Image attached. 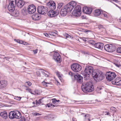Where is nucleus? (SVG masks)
<instances>
[{
	"mask_svg": "<svg viewBox=\"0 0 121 121\" xmlns=\"http://www.w3.org/2000/svg\"><path fill=\"white\" fill-rule=\"evenodd\" d=\"M53 58L56 61L60 63L61 61V56L60 54L57 52H55L53 55Z\"/></svg>",
	"mask_w": 121,
	"mask_h": 121,
	"instance_id": "obj_14",
	"label": "nucleus"
},
{
	"mask_svg": "<svg viewBox=\"0 0 121 121\" xmlns=\"http://www.w3.org/2000/svg\"><path fill=\"white\" fill-rule=\"evenodd\" d=\"M49 34L51 35L55 36L56 34H58V32L56 30H54L52 31H50L49 33Z\"/></svg>",
	"mask_w": 121,
	"mask_h": 121,
	"instance_id": "obj_26",
	"label": "nucleus"
},
{
	"mask_svg": "<svg viewBox=\"0 0 121 121\" xmlns=\"http://www.w3.org/2000/svg\"><path fill=\"white\" fill-rule=\"evenodd\" d=\"M0 115L2 117L5 119H6L7 117V114L6 112H1L0 113Z\"/></svg>",
	"mask_w": 121,
	"mask_h": 121,
	"instance_id": "obj_24",
	"label": "nucleus"
},
{
	"mask_svg": "<svg viewBox=\"0 0 121 121\" xmlns=\"http://www.w3.org/2000/svg\"><path fill=\"white\" fill-rule=\"evenodd\" d=\"M30 92V93L31 94L34 95H35L36 93L35 92V91H33L32 90H31V91Z\"/></svg>",
	"mask_w": 121,
	"mask_h": 121,
	"instance_id": "obj_39",
	"label": "nucleus"
},
{
	"mask_svg": "<svg viewBox=\"0 0 121 121\" xmlns=\"http://www.w3.org/2000/svg\"><path fill=\"white\" fill-rule=\"evenodd\" d=\"M52 103H56V102H57V100L55 99H52Z\"/></svg>",
	"mask_w": 121,
	"mask_h": 121,
	"instance_id": "obj_41",
	"label": "nucleus"
},
{
	"mask_svg": "<svg viewBox=\"0 0 121 121\" xmlns=\"http://www.w3.org/2000/svg\"><path fill=\"white\" fill-rule=\"evenodd\" d=\"M33 19L34 20H37L39 19L41 17L38 14H36L33 15L32 17Z\"/></svg>",
	"mask_w": 121,
	"mask_h": 121,
	"instance_id": "obj_22",
	"label": "nucleus"
},
{
	"mask_svg": "<svg viewBox=\"0 0 121 121\" xmlns=\"http://www.w3.org/2000/svg\"><path fill=\"white\" fill-rule=\"evenodd\" d=\"M116 47L114 45L111 44L105 45L104 47L105 50L106 51L110 52H112L115 50Z\"/></svg>",
	"mask_w": 121,
	"mask_h": 121,
	"instance_id": "obj_7",
	"label": "nucleus"
},
{
	"mask_svg": "<svg viewBox=\"0 0 121 121\" xmlns=\"http://www.w3.org/2000/svg\"><path fill=\"white\" fill-rule=\"evenodd\" d=\"M94 86L91 82L83 83L81 87L82 91L86 93L92 92L94 90Z\"/></svg>",
	"mask_w": 121,
	"mask_h": 121,
	"instance_id": "obj_2",
	"label": "nucleus"
},
{
	"mask_svg": "<svg viewBox=\"0 0 121 121\" xmlns=\"http://www.w3.org/2000/svg\"><path fill=\"white\" fill-rule=\"evenodd\" d=\"M2 56H4V55H2L0 54V58H1Z\"/></svg>",
	"mask_w": 121,
	"mask_h": 121,
	"instance_id": "obj_63",
	"label": "nucleus"
},
{
	"mask_svg": "<svg viewBox=\"0 0 121 121\" xmlns=\"http://www.w3.org/2000/svg\"><path fill=\"white\" fill-rule=\"evenodd\" d=\"M44 35L47 37H49V35L47 33H44Z\"/></svg>",
	"mask_w": 121,
	"mask_h": 121,
	"instance_id": "obj_46",
	"label": "nucleus"
},
{
	"mask_svg": "<svg viewBox=\"0 0 121 121\" xmlns=\"http://www.w3.org/2000/svg\"><path fill=\"white\" fill-rule=\"evenodd\" d=\"M106 76L108 81H110L114 79L117 76V75L115 72L110 71L107 72L106 73Z\"/></svg>",
	"mask_w": 121,
	"mask_h": 121,
	"instance_id": "obj_6",
	"label": "nucleus"
},
{
	"mask_svg": "<svg viewBox=\"0 0 121 121\" xmlns=\"http://www.w3.org/2000/svg\"><path fill=\"white\" fill-rule=\"evenodd\" d=\"M42 83L43 84L44 86L47 87L48 86V84H51V82H45V81H43L42 82Z\"/></svg>",
	"mask_w": 121,
	"mask_h": 121,
	"instance_id": "obj_27",
	"label": "nucleus"
},
{
	"mask_svg": "<svg viewBox=\"0 0 121 121\" xmlns=\"http://www.w3.org/2000/svg\"><path fill=\"white\" fill-rule=\"evenodd\" d=\"M31 85V83L30 82H27L25 83V86L27 87V86H30Z\"/></svg>",
	"mask_w": 121,
	"mask_h": 121,
	"instance_id": "obj_28",
	"label": "nucleus"
},
{
	"mask_svg": "<svg viewBox=\"0 0 121 121\" xmlns=\"http://www.w3.org/2000/svg\"><path fill=\"white\" fill-rule=\"evenodd\" d=\"M82 40L84 42H86V39L85 38H83L82 39Z\"/></svg>",
	"mask_w": 121,
	"mask_h": 121,
	"instance_id": "obj_51",
	"label": "nucleus"
},
{
	"mask_svg": "<svg viewBox=\"0 0 121 121\" xmlns=\"http://www.w3.org/2000/svg\"><path fill=\"white\" fill-rule=\"evenodd\" d=\"M6 59L7 60H8V59H9V58H8L7 57H5L4 58V59Z\"/></svg>",
	"mask_w": 121,
	"mask_h": 121,
	"instance_id": "obj_56",
	"label": "nucleus"
},
{
	"mask_svg": "<svg viewBox=\"0 0 121 121\" xmlns=\"http://www.w3.org/2000/svg\"><path fill=\"white\" fill-rule=\"evenodd\" d=\"M41 99H39L38 101L36 100V105L40 104L41 103Z\"/></svg>",
	"mask_w": 121,
	"mask_h": 121,
	"instance_id": "obj_35",
	"label": "nucleus"
},
{
	"mask_svg": "<svg viewBox=\"0 0 121 121\" xmlns=\"http://www.w3.org/2000/svg\"><path fill=\"white\" fill-rule=\"evenodd\" d=\"M9 4L8 6V9L10 12H13L15 10L16 5V0H9Z\"/></svg>",
	"mask_w": 121,
	"mask_h": 121,
	"instance_id": "obj_5",
	"label": "nucleus"
},
{
	"mask_svg": "<svg viewBox=\"0 0 121 121\" xmlns=\"http://www.w3.org/2000/svg\"><path fill=\"white\" fill-rule=\"evenodd\" d=\"M106 113H107V114L108 115H109L110 114L108 112H106Z\"/></svg>",
	"mask_w": 121,
	"mask_h": 121,
	"instance_id": "obj_57",
	"label": "nucleus"
},
{
	"mask_svg": "<svg viewBox=\"0 0 121 121\" xmlns=\"http://www.w3.org/2000/svg\"><path fill=\"white\" fill-rule=\"evenodd\" d=\"M117 51L118 53H121V47L117 48Z\"/></svg>",
	"mask_w": 121,
	"mask_h": 121,
	"instance_id": "obj_34",
	"label": "nucleus"
},
{
	"mask_svg": "<svg viewBox=\"0 0 121 121\" xmlns=\"http://www.w3.org/2000/svg\"><path fill=\"white\" fill-rule=\"evenodd\" d=\"M82 19H83L85 18V17L84 16H82Z\"/></svg>",
	"mask_w": 121,
	"mask_h": 121,
	"instance_id": "obj_55",
	"label": "nucleus"
},
{
	"mask_svg": "<svg viewBox=\"0 0 121 121\" xmlns=\"http://www.w3.org/2000/svg\"><path fill=\"white\" fill-rule=\"evenodd\" d=\"M72 121H76V120H75V119L74 118H73L72 119Z\"/></svg>",
	"mask_w": 121,
	"mask_h": 121,
	"instance_id": "obj_58",
	"label": "nucleus"
},
{
	"mask_svg": "<svg viewBox=\"0 0 121 121\" xmlns=\"http://www.w3.org/2000/svg\"><path fill=\"white\" fill-rule=\"evenodd\" d=\"M34 115L35 116H40L41 114L38 113H35L34 114Z\"/></svg>",
	"mask_w": 121,
	"mask_h": 121,
	"instance_id": "obj_43",
	"label": "nucleus"
},
{
	"mask_svg": "<svg viewBox=\"0 0 121 121\" xmlns=\"http://www.w3.org/2000/svg\"><path fill=\"white\" fill-rule=\"evenodd\" d=\"M113 4H115L116 6H117V7H118L119 8H120V7L117 4H116L114 3H113Z\"/></svg>",
	"mask_w": 121,
	"mask_h": 121,
	"instance_id": "obj_52",
	"label": "nucleus"
},
{
	"mask_svg": "<svg viewBox=\"0 0 121 121\" xmlns=\"http://www.w3.org/2000/svg\"><path fill=\"white\" fill-rule=\"evenodd\" d=\"M63 4V3H59L58 4L57 8L60 9L62 6Z\"/></svg>",
	"mask_w": 121,
	"mask_h": 121,
	"instance_id": "obj_30",
	"label": "nucleus"
},
{
	"mask_svg": "<svg viewBox=\"0 0 121 121\" xmlns=\"http://www.w3.org/2000/svg\"><path fill=\"white\" fill-rule=\"evenodd\" d=\"M92 9L90 7H85L83 8V12L86 14H90L91 13Z\"/></svg>",
	"mask_w": 121,
	"mask_h": 121,
	"instance_id": "obj_15",
	"label": "nucleus"
},
{
	"mask_svg": "<svg viewBox=\"0 0 121 121\" xmlns=\"http://www.w3.org/2000/svg\"><path fill=\"white\" fill-rule=\"evenodd\" d=\"M17 2V7L19 8H21L24 5L25 2L21 0H17L16 1Z\"/></svg>",
	"mask_w": 121,
	"mask_h": 121,
	"instance_id": "obj_16",
	"label": "nucleus"
},
{
	"mask_svg": "<svg viewBox=\"0 0 121 121\" xmlns=\"http://www.w3.org/2000/svg\"><path fill=\"white\" fill-rule=\"evenodd\" d=\"M28 13L30 14L34 13L36 10L35 7L33 5H30L28 6L27 8Z\"/></svg>",
	"mask_w": 121,
	"mask_h": 121,
	"instance_id": "obj_12",
	"label": "nucleus"
},
{
	"mask_svg": "<svg viewBox=\"0 0 121 121\" xmlns=\"http://www.w3.org/2000/svg\"><path fill=\"white\" fill-rule=\"evenodd\" d=\"M21 120L22 121H25V119L24 117H22L21 118Z\"/></svg>",
	"mask_w": 121,
	"mask_h": 121,
	"instance_id": "obj_49",
	"label": "nucleus"
},
{
	"mask_svg": "<svg viewBox=\"0 0 121 121\" xmlns=\"http://www.w3.org/2000/svg\"><path fill=\"white\" fill-rule=\"evenodd\" d=\"M33 104H35V102L34 101L32 103Z\"/></svg>",
	"mask_w": 121,
	"mask_h": 121,
	"instance_id": "obj_64",
	"label": "nucleus"
},
{
	"mask_svg": "<svg viewBox=\"0 0 121 121\" xmlns=\"http://www.w3.org/2000/svg\"><path fill=\"white\" fill-rule=\"evenodd\" d=\"M101 14L103 15L104 17H106L107 16V15L106 13L104 11H102Z\"/></svg>",
	"mask_w": 121,
	"mask_h": 121,
	"instance_id": "obj_36",
	"label": "nucleus"
},
{
	"mask_svg": "<svg viewBox=\"0 0 121 121\" xmlns=\"http://www.w3.org/2000/svg\"><path fill=\"white\" fill-rule=\"evenodd\" d=\"M103 87L102 86H98L97 89V91L102 90V88Z\"/></svg>",
	"mask_w": 121,
	"mask_h": 121,
	"instance_id": "obj_32",
	"label": "nucleus"
},
{
	"mask_svg": "<svg viewBox=\"0 0 121 121\" xmlns=\"http://www.w3.org/2000/svg\"><path fill=\"white\" fill-rule=\"evenodd\" d=\"M90 31V30H86V31H85V32L86 33H87V32H89V31Z\"/></svg>",
	"mask_w": 121,
	"mask_h": 121,
	"instance_id": "obj_54",
	"label": "nucleus"
},
{
	"mask_svg": "<svg viewBox=\"0 0 121 121\" xmlns=\"http://www.w3.org/2000/svg\"><path fill=\"white\" fill-rule=\"evenodd\" d=\"M72 69L75 72L80 71L82 69L81 66L79 64L77 63H73L71 65Z\"/></svg>",
	"mask_w": 121,
	"mask_h": 121,
	"instance_id": "obj_9",
	"label": "nucleus"
},
{
	"mask_svg": "<svg viewBox=\"0 0 121 121\" xmlns=\"http://www.w3.org/2000/svg\"><path fill=\"white\" fill-rule=\"evenodd\" d=\"M7 82L6 81L3 80L0 81V88L5 87L7 85Z\"/></svg>",
	"mask_w": 121,
	"mask_h": 121,
	"instance_id": "obj_19",
	"label": "nucleus"
},
{
	"mask_svg": "<svg viewBox=\"0 0 121 121\" xmlns=\"http://www.w3.org/2000/svg\"><path fill=\"white\" fill-rule=\"evenodd\" d=\"M26 90L27 91H29V92L31 91V90L30 88H27L26 89Z\"/></svg>",
	"mask_w": 121,
	"mask_h": 121,
	"instance_id": "obj_47",
	"label": "nucleus"
},
{
	"mask_svg": "<svg viewBox=\"0 0 121 121\" xmlns=\"http://www.w3.org/2000/svg\"><path fill=\"white\" fill-rule=\"evenodd\" d=\"M13 96L14 97V99L18 101H20L22 98L21 97H20Z\"/></svg>",
	"mask_w": 121,
	"mask_h": 121,
	"instance_id": "obj_29",
	"label": "nucleus"
},
{
	"mask_svg": "<svg viewBox=\"0 0 121 121\" xmlns=\"http://www.w3.org/2000/svg\"><path fill=\"white\" fill-rule=\"evenodd\" d=\"M94 46L96 48L101 50L103 48L104 44L101 43H95Z\"/></svg>",
	"mask_w": 121,
	"mask_h": 121,
	"instance_id": "obj_20",
	"label": "nucleus"
},
{
	"mask_svg": "<svg viewBox=\"0 0 121 121\" xmlns=\"http://www.w3.org/2000/svg\"><path fill=\"white\" fill-rule=\"evenodd\" d=\"M112 83L117 85H121V78L119 77L117 78L115 80L112 82Z\"/></svg>",
	"mask_w": 121,
	"mask_h": 121,
	"instance_id": "obj_17",
	"label": "nucleus"
},
{
	"mask_svg": "<svg viewBox=\"0 0 121 121\" xmlns=\"http://www.w3.org/2000/svg\"><path fill=\"white\" fill-rule=\"evenodd\" d=\"M17 42L18 43L21 44H24V42L22 41H20V40H17Z\"/></svg>",
	"mask_w": 121,
	"mask_h": 121,
	"instance_id": "obj_38",
	"label": "nucleus"
},
{
	"mask_svg": "<svg viewBox=\"0 0 121 121\" xmlns=\"http://www.w3.org/2000/svg\"><path fill=\"white\" fill-rule=\"evenodd\" d=\"M57 74L59 79L60 80L61 78L63 76V75L62 74H61L59 72H57Z\"/></svg>",
	"mask_w": 121,
	"mask_h": 121,
	"instance_id": "obj_31",
	"label": "nucleus"
},
{
	"mask_svg": "<svg viewBox=\"0 0 121 121\" xmlns=\"http://www.w3.org/2000/svg\"><path fill=\"white\" fill-rule=\"evenodd\" d=\"M57 102H56V103H58V102H59L60 101V100H57Z\"/></svg>",
	"mask_w": 121,
	"mask_h": 121,
	"instance_id": "obj_62",
	"label": "nucleus"
},
{
	"mask_svg": "<svg viewBox=\"0 0 121 121\" xmlns=\"http://www.w3.org/2000/svg\"><path fill=\"white\" fill-rule=\"evenodd\" d=\"M115 2L116 3H117L118 2V1H117V0H115Z\"/></svg>",
	"mask_w": 121,
	"mask_h": 121,
	"instance_id": "obj_61",
	"label": "nucleus"
},
{
	"mask_svg": "<svg viewBox=\"0 0 121 121\" xmlns=\"http://www.w3.org/2000/svg\"><path fill=\"white\" fill-rule=\"evenodd\" d=\"M115 108L114 107H111V110H115Z\"/></svg>",
	"mask_w": 121,
	"mask_h": 121,
	"instance_id": "obj_53",
	"label": "nucleus"
},
{
	"mask_svg": "<svg viewBox=\"0 0 121 121\" xmlns=\"http://www.w3.org/2000/svg\"><path fill=\"white\" fill-rule=\"evenodd\" d=\"M94 72H95L93 71L92 67L88 66L86 67L85 69V75H86V76H88V77L91 74L92 76V73Z\"/></svg>",
	"mask_w": 121,
	"mask_h": 121,
	"instance_id": "obj_8",
	"label": "nucleus"
},
{
	"mask_svg": "<svg viewBox=\"0 0 121 121\" xmlns=\"http://www.w3.org/2000/svg\"><path fill=\"white\" fill-rule=\"evenodd\" d=\"M98 28L99 29H100L102 28H103V25L99 24L98 26Z\"/></svg>",
	"mask_w": 121,
	"mask_h": 121,
	"instance_id": "obj_40",
	"label": "nucleus"
},
{
	"mask_svg": "<svg viewBox=\"0 0 121 121\" xmlns=\"http://www.w3.org/2000/svg\"><path fill=\"white\" fill-rule=\"evenodd\" d=\"M22 99H23V100H26V98H22Z\"/></svg>",
	"mask_w": 121,
	"mask_h": 121,
	"instance_id": "obj_60",
	"label": "nucleus"
},
{
	"mask_svg": "<svg viewBox=\"0 0 121 121\" xmlns=\"http://www.w3.org/2000/svg\"><path fill=\"white\" fill-rule=\"evenodd\" d=\"M74 76L75 79H76L78 82H82L83 78L80 75L77 74L75 75Z\"/></svg>",
	"mask_w": 121,
	"mask_h": 121,
	"instance_id": "obj_18",
	"label": "nucleus"
},
{
	"mask_svg": "<svg viewBox=\"0 0 121 121\" xmlns=\"http://www.w3.org/2000/svg\"><path fill=\"white\" fill-rule=\"evenodd\" d=\"M82 115L84 117L85 119H87L88 120V121H90V118L91 117V116L88 114H85L83 113Z\"/></svg>",
	"mask_w": 121,
	"mask_h": 121,
	"instance_id": "obj_23",
	"label": "nucleus"
},
{
	"mask_svg": "<svg viewBox=\"0 0 121 121\" xmlns=\"http://www.w3.org/2000/svg\"><path fill=\"white\" fill-rule=\"evenodd\" d=\"M59 13V11L57 10L55 11L53 10H50L48 13V16L51 17H53L57 15Z\"/></svg>",
	"mask_w": 121,
	"mask_h": 121,
	"instance_id": "obj_13",
	"label": "nucleus"
},
{
	"mask_svg": "<svg viewBox=\"0 0 121 121\" xmlns=\"http://www.w3.org/2000/svg\"><path fill=\"white\" fill-rule=\"evenodd\" d=\"M68 38L69 39H72L73 38V37L69 35V36H68Z\"/></svg>",
	"mask_w": 121,
	"mask_h": 121,
	"instance_id": "obj_50",
	"label": "nucleus"
},
{
	"mask_svg": "<svg viewBox=\"0 0 121 121\" xmlns=\"http://www.w3.org/2000/svg\"><path fill=\"white\" fill-rule=\"evenodd\" d=\"M114 64L117 67H119L120 66H121V65L119 64H117L116 63H114Z\"/></svg>",
	"mask_w": 121,
	"mask_h": 121,
	"instance_id": "obj_44",
	"label": "nucleus"
},
{
	"mask_svg": "<svg viewBox=\"0 0 121 121\" xmlns=\"http://www.w3.org/2000/svg\"><path fill=\"white\" fill-rule=\"evenodd\" d=\"M119 21L121 22V17H120L119 20Z\"/></svg>",
	"mask_w": 121,
	"mask_h": 121,
	"instance_id": "obj_59",
	"label": "nucleus"
},
{
	"mask_svg": "<svg viewBox=\"0 0 121 121\" xmlns=\"http://www.w3.org/2000/svg\"><path fill=\"white\" fill-rule=\"evenodd\" d=\"M64 37L66 38H68V36H69V35L67 34H64Z\"/></svg>",
	"mask_w": 121,
	"mask_h": 121,
	"instance_id": "obj_42",
	"label": "nucleus"
},
{
	"mask_svg": "<svg viewBox=\"0 0 121 121\" xmlns=\"http://www.w3.org/2000/svg\"><path fill=\"white\" fill-rule=\"evenodd\" d=\"M102 11L101 9H96L95 10L94 14L95 16H99L101 14Z\"/></svg>",
	"mask_w": 121,
	"mask_h": 121,
	"instance_id": "obj_21",
	"label": "nucleus"
},
{
	"mask_svg": "<svg viewBox=\"0 0 121 121\" xmlns=\"http://www.w3.org/2000/svg\"><path fill=\"white\" fill-rule=\"evenodd\" d=\"M37 9L39 13L42 14H46L48 11L47 8L43 6H39Z\"/></svg>",
	"mask_w": 121,
	"mask_h": 121,
	"instance_id": "obj_10",
	"label": "nucleus"
},
{
	"mask_svg": "<svg viewBox=\"0 0 121 121\" xmlns=\"http://www.w3.org/2000/svg\"><path fill=\"white\" fill-rule=\"evenodd\" d=\"M41 72L43 75L46 77H48L49 75V73L47 71L43 70H42Z\"/></svg>",
	"mask_w": 121,
	"mask_h": 121,
	"instance_id": "obj_25",
	"label": "nucleus"
},
{
	"mask_svg": "<svg viewBox=\"0 0 121 121\" xmlns=\"http://www.w3.org/2000/svg\"><path fill=\"white\" fill-rule=\"evenodd\" d=\"M75 7L72 12L73 15L75 16H79L81 12V8L80 6L76 5V3L74 1H72L62 8L60 11V14L61 16H65L68 12H71Z\"/></svg>",
	"mask_w": 121,
	"mask_h": 121,
	"instance_id": "obj_1",
	"label": "nucleus"
},
{
	"mask_svg": "<svg viewBox=\"0 0 121 121\" xmlns=\"http://www.w3.org/2000/svg\"><path fill=\"white\" fill-rule=\"evenodd\" d=\"M38 76H39L40 73L39 71H37L36 72Z\"/></svg>",
	"mask_w": 121,
	"mask_h": 121,
	"instance_id": "obj_48",
	"label": "nucleus"
},
{
	"mask_svg": "<svg viewBox=\"0 0 121 121\" xmlns=\"http://www.w3.org/2000/svg\"><path fill=\"white\" fill-rule=\"evenodd\" d=\"M21 117V113L18 111H11L9 114V117L11 119H13L15 118L19 119Z\"/></svg>",
	"mask_w": 121,
	"mask_h": 121,
	"instance_id": "obj_4",
	"label": "nucleus"
},
{
	"mask_svg": "<svg viewBox=\"0 0 121 121\" xmlns=\"http://www.w3.org/2000/svg\"><path fill=\"white\" fill-rule=\"evenodd\" d=\"M46 6L47 7L49 8L52 10L56 8L54 2L52 0H50L47 3Z\"/></svg>",
	"mask_w": 121,
	"mask_h": 121,
	"instance_id": "obj_11",
	"label": "nucleus"
},
{
	"mask_svg": "<svg viewBox=\"0 0 121 121\" xmlns=\"http://www.w3.org/2000/svg\"><path fill=\"white\" fill-rule=\"evenodd\" d=\"M38 50L36 49L35 50H33V51L34 52V54H35L37 53V52Z\"/></svg>",
	"mask_w": 121,
	"mask_h": 121,
	"instance_id": "obj_45",
	"label": "nucleus"
},
{
	"mask_svg": "<svg viewBox=\"0 0 121 121\" xmlns=\"http://www.w3.org/2000/svg\"><path fill=\"white\" fill-rule=\"evenodd\" d=\"M22 13L24 14L25 15L26 13V10L25 9H23L22 10Z\"/></svg>",
	"mask_w": 121,
	"mask_h": 121,
	"instance_id": "obj_37",
	"label": "nucleus"
},
{
	"mask_svg": "<svg viewBox=\"0 0 121 121\" xmlns=\"http://www.w3.org/2000/svg\"><path fill=\"white\" fill-rule=\"evenodd\" d=\"M47 105L48 107H51V108H53L55 106L54 105H52V104H47Z\"/></svg>",
	"mask_w": 121,
	"mask_h": 121,
	"instance_id": "obj_33",
	"label": "nucleus"
},
{
	"mask_svg": "<svg viewBox=\"0 0 121 121\" xmlns=\"http://www.w3.org/2000/svg\"><path fill=\"white\" fill-rule=\"evenodd\" d=\"M92 76L96 82L101 81L104 78L102 72L100 71L97 72H94L92 73Z\"/></svg>",
	"mask_w": 121,
	"mask_h": 121,
	"instance_id": "obj_3",
	"label": "nucleus"
}]
</instances>
